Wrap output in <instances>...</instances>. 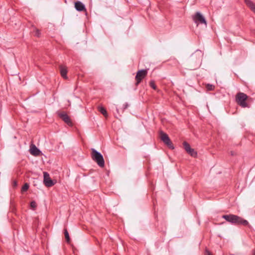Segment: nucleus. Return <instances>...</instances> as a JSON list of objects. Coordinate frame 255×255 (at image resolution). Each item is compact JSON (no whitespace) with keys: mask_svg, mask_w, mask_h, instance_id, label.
Listing matches in <instances>:
<instances>
[{"mask_svg":"<svg viewBox=\"0 0 255 255\" xmlns=\"http://www.w3.org/2000/svg\"><path fill=\"white\" fill-rule=\"evenodd\" d=\"M75 8L78 11H86L85 5L80 1L75 2Z\"/></svg>","mask_w":255,"mask_h":255,"instance_id":"nucleus-9","label":"nucleus"},{"mask_svg":"<svg viewBox=\"0 0 255 255\" xmlns=\"http://www.w3.org/2000/svg\"><path fill=\"white\" fill-rule=\"evenodd\" d=\"M29 184L27 183H25L23 186H22V189H21V191L22 192H24V191H26V190H28V188H29Z\"/></svg>","mask_w":255,"mask_h":255,"instance_id":"nucleus-20","label":"nucleus"},{"mask_svg":"<svg viewBox=\"0 0 255 255\" xmlns=\"http://www.w3.org/2000/svg\"><path fill=\"white\" fill-rule=\"evenodd\" d=\"M30 207L33 210L36 207V203L34 201H32L30 202Z\"/></svg>","mask_w":255,"mask_h":255,"instance_id":"nucleus-21","label":"nucleus"},{"mask_svg":"<svg viewBox=\"0 0 255 255\" xmlns=\"http://www.w3.org/2000/svg\"><path fill=\"white\" fill-rule=\"evenodd\" d=\"M206 255H212V254L209 251L206 250Z\"/></svg>","mask_w":255,"mask_h":255,"instance_id":"nucleus-25","label":"nucleus"},{"mask_svg":"<svg viewBox=\"0 0 255 255\" xmlns=\"http://www.w3.org/2000/svg\"><path fill=\"white\" fill-rule=\"evenodd\" d=\"M252 255H255V250L254 252L253 253Z\"/></svg>","mask_w":255,"mask_h":255,"instance_id":"nucleus-27","label":"nucleus"},{"mask_svg":"<svg viewBox=\"0 0 255 255\" xmlns=\"http://www.w3.org/2000/svg\"><path fill=\"white\" fill-rule=\"evenodd\" d=\"M153 204L154 211V215L155 217L157 218L158 208H157L156 209V206L157 205V201L156 198H154V197H153Z\"/></svg>","mask_w":255,"mask_h":255,"instance_id":"nucleus-13","label":"nucleus"},{"mask_svg":"<svg viewBox=\"0 0 255 255\" xmlns=\"http://www.w3.org/2000/svg\"><path fill=\"white\" fill-rule=\"evenodd\" d=\"M99 112L102 114L104 116L107 117L108 114L106 110L103 107H99Z\"/></svg>","mask_w":255,"mask_h":255,"instance_id":"nucleus-16","label":"nucleus"},{"mask_svg":"<svg viewBox=\"0 0 255 255\" xmlns=\"http://www.w3.org/2000/svg\"><path fill=\"white\" fill-rule=\"evenodd\" d=\"M64 235H65V238L66 240V242L67 243H69L70 239V237L69 235V233H68L67 229L64 230Z\"/></svg>","mask_w":255,"mask_h":255,"instance_id":"nucleus-18","label":"nucleus"},{"mask_svg":"<svg viewBox=\"0 0 255 255\" xmlns=\"http://www.w3.org/2000/svg\"><path fill=\"white\" fill-rule=\"evenodd\" d=\"M147 74V69H142L138 70L137 72L135 77V79L136 80L135 86L136 87H137L139 85V84L141 82V81L146 76Z\"/></svg>","mask_w":255,"mask_h":255,"instance_id":"nucleus-5","label":"nucleus"},{"mask_svg":"<svg viewBox=\"0 0 255 255\" xmlns=\"http://www.w3.org/2000/svg\"><path fill=\"white\" fill-rule=\"evenodd\" d=\"M30 153L34 156L39 155L41 152L34 144H31L30 146Z\"/></svg>","mask_w":255,"mask_h":255,"instance_id":"nucleus-10","label":"nucleus"},{"mask_svg":"<svg viewBox=\"0 0 255 255\" xmlns=\"http://www.w3.org/2000/svg\"><path fill=\"white\" fill-rule=\"evenodd\" d=\"M202 56H203V54H202L201 51H200V50H197L195 52V53L192 54V57L193 58H197V57H198V59L199 60H200V59H201Z\"/></svg>","mask_w":255,"mask_h":255,"instance_id":"nucleus-14","label":"nucleus"},{"mask_svg":"<svg viewBox=\"0 0 255 255\" xmlns=\"http://www.w3.org/2000/svg\"><path fill=\"white\" fill-rule=\"evenodd\" d=\"M188 154H189L191 156L193 157H196L197 156V153L193 148L190 149L188 152H187Z\"/></svg>","mask_w":255,"mask_h":255,"instance_id":"nucleus-17","label":"nucleus"},{"mask_svg":"<svg viewBox=\"0 0 255 255\" xmlns=\"http://www.w3.org/2000/svg\"><path fill=\"white\" fill-rule=\"evenodd\" d=\"M183 145L186 152H188V151L191 149L190 144L186 141L183 142Z\"/></svg>","mask_w":255,"mask_h":255,"instance_id":"nucleus-15","label":"nucleus"},{"mask_svg":"<svg viewBox=\"0 0 255 255\" xmlns=\"http://www.w3.org/2000/svg\"><path fill=\"white\" fill-rule=\"evenodd\" d=\"M43 176V182L46 187H51L55 184V182L50 179L49 174L47 172H44Z\"/></svg>","mask_w":255,"mask_h":255,"instance_id":"nucleus-6","label":"nucleus"},{"mask_svg":"<svg viewBox=\"0 0 255 255\" xmlns=\"http://www.w3.org/2000/svg\"><path fill=\"white\" fill-rule=\"evenodd\" d=\"M245 3L255 13V4L251 0H245Z\"/></svg>","mask_w":255,"mask_h":255,"instance_id":"nucleus-12","label":"nucleus"},{"mask_svg":"<svg viewBox=\"0 0 255 255\" xmlns=\"http://www.w3.org/2000/svg\"><path fill=\"white\" fill-rule=\"evenodd\" d=\"M149 85L153 89L155 90L156 89V86L155 84L153 81H151L150 82Z\"/></svg>","mask_w":255,"mask_h":255,"instance_id":"nucleus-22","label":"nucleus"},{"mask_svg":"<svg viewBox=\"0 0 255 255\" xmlns=\"http://www.w3.org/2000/svg\"><path fill=\"white\" fill-rule=\"evenodd\" d=\"M222 218L225 219L227 222L235 225L247 226L249 224L247 220H244L237 215L233 214L224 215L222 216Z\"/></svg>","mask_w":255,"mask_h":255,"instance_id":"nucleus-1","label":"nucleus"},{"mask_svg":"<svg viewBox=\"0 0 255 255\" xmlns=\"http://www.w3.org/2000/svg\"><path fill=\"white\" fill-rule=\"evenodd\" d=\"M13 185L14 186H16L17 185V182L16 181H14V183H13Z\"/></svg>","mask_w":255,"mask_h":255,"instance_id":"nucleus-26","label":"nucleus"},{"mask_svg":"<svg viewBox=\"0 0 255 255\" xmlns=\"http://www.w3.org/2000/svg\"><path fill=\"white\" fill-rule=\"evenodd\" d=\"M60 69V74L61 75V76L64 78V79H67V70L65 66H64L63 65H60L59 66Z\"/></svg>","mask_w":255,"mask_h":255,"instance_id":"nucleus-11","label":"nucleus"},{"mask_svg":"<svg viewBox=\"0 0 255 255\" xmlns=\"http://www.w3.org/2000/svg\"><path fill=\"white\" fill-rule=\"evenodd\" d=\"M128 107V104L126 103H125L124 105H123V112L126 110V109H127Z\"/></svg>","mask_w":255,"mask_h":255,"instance_id":"nucleus-23","label":"nucleus"},{"mask_svg":"<svg viewBox=\"0 0 255 255\" xmlns=\"http://www.w3.org/2000/svg\"><path fill=\"white\" fill-rule=\"evenodd\" d=\"M193 19L196 23H204L206 26L207 22L204 16L199 12H197L193 16Z\"/></svg>","mask_w":255,"mask_h":255,"instance_id":"nucleus-7","label":"nucleus"},{"mask_svg":"<svg viewBox=\"0 0 255 255\" xmlns=\"http://www.w3.org/2000/svg\"><path fill=\"white\" fill-rule=\"evenodd\" d=\"M91 151L92 159L95 161L100 167H103L105 166V161L102 154L94 148H92Z\"/></svg>","mask_w":255,"mask_h":255,"instance_id":"nucleus-2","label":"nucleus"},{"mask_svg":"<svg viewBox=\"0 0 255 255\" xmlns=\"http://www.w3.org/2000/svg\"><path fill=\"white\" fill-rule=\"evenodd\" d=\"M160 140L168 148L170 149H174V145L168 135L161 130H160Z\"/></svg>","mask_w":255,"mask_h":255,"instance_id":"nucleus-4","label":"nucleus"},{"mask_svg":"<svg viewBox=\"0 0 255 255\" xmlns=\"http://www.w3.org/2000/svg\"><path fill=\"white\" fill-rule=\"evenodd\" d=\"M59 117L68 125L72 126V124L70 117L64 112L58 113Z\"/></svg>","mask_w":255,"mask_h":255,"instance_id":"nucleus-8","label":"nucleus"},{"mask_svg":"<svg viewBox=\"0 0 255 255\" xmlns=\"http://www.w3.org/2000/svg\"><path fill=\"white\" fill-rule=\"evenodd\" d=\"M248 96L244 93L239 92L236 96L237 104L242 108H249V104L246 102Z\"/></svg>","mask_w":255,"mask_h":255,"instance_id":"nucleus-3","label":"nucleus"},{"mask_svg":"<svg viewBox=\"0 0 255 255\" xmlns=\"http://www.w3.org/2000/svg\"><path fill=\"white\" fill-rule=\"evenodd\" d=\"M35 35L37 37H39L40 34V31L38 29H36V31H35Z\"/></svg>","mask_w":255,"mask_h":255,"instance_id":"nucleus-24","label":"nucleus"},{"mask_svg":"<svg viewBox=\"0 0 255 255\" xmlns=\"http://www.w3.org/2000/svg\"><path fill=\"white\" fill-rule=\"evenodd\" d=\"M206 88L208 91H213L214 90L215 86L213 85L208 84L206 85Z\"/></svg>","mask_w":255,"mask_h":255,"instance_id":"nucleus-19","label":"nucleus"},{"mask_svg":"<svg viewBox=\"0 0 255 255\" xmlns=\"http://www.w3.org/2000/svg\"><path fill=\"white\" fill-rule=\"evenodd\" d=\"M117 112H119V109L117 108Z\"/></svg>","mask_w":255,"mask_h":255,"instance_id":"nucleus-28","label":"nucleus"}]
</instances>
